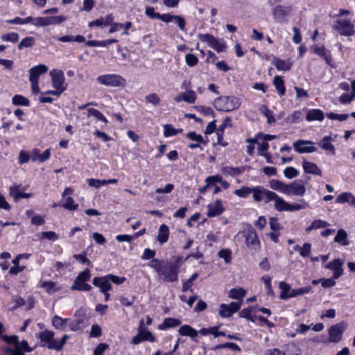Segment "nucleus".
Instances as JSON below:
<instances>
[{
  "label": "nucleus",
  "instance_id": "f257e3e1",
  "mask_svg": "<svg viewBox=\"0 0 355 355\" xmlns=\"http://www.w3.org/2000/svg\"><path fill=\"white\" fill-rule=\"evenodd\" d=\"M185 261L186 259L180 256L172 257L169 262L153 259L150 266L157 272L160 280L175 282L178 279L179 268Z\"/></svg>",
  "mask_w": 355,
  "mask_h": 355
},
{
  "label": "nucleus",
  "instance_id": "f03ea898",
  "mask_svg": "<svg viewBox=\"0 0 355 355\" xmlns=\"http://www.w3.org/2000/svg\"><path fill=\"white\" fill-rule=\"evenodd\" d=\"M240 98L235 96H220L214 101V107L222 112H230L239 107L241 105Z\"/></svg>",
  "mask_w": 355,
  "mask_h": 355
},
{
  "label": "nucleus",
  "instance_id": "7ed1b4c3",
  "mask_svg": "<svg viewBox=\"0 0 355 355\" xmlns=\"http://www.w3.org/2000/svg\"><path fill=\"white\" fill-rule=\"evenodd\" d=\"M3 340L10 344H13V347H6L5 351L11 355H24L22 350L26 352H31L32 349L28 347V343L26 340L18 342V337L13 336H3Z\"/></svg>",
  "mask_w": 355,
  "mask_h": 355
},
{
  "label": "nucleus",
  "instance_id": "20e7f679",
  "mask_svg": "<svg viewBox=\"0 0 355 355\" xmlns=\"http://www.w3.org/2000/svg\"><path fill=\"white\" fill-rule=\"evenodd\" d=\"M96 80L100 85L106 87H124L126 85L125 79L116 73L101 75L97 77Z\"/></svg>",
  "mask_w": 355,
  "mask_h": 355
},
{
  "label": "nucleus",
  "instance_id": "39448f33",
  "mask_svg": "<svg viewBox=\"0 0 355 355\" xmlns=\"http://www.w3.org/2000/svg\"><path fill=\"white\" fill-rule=\"evenodd\" d=\"M347 327L348 324L345 322H340L331 326L329 329V341L335 343H338Z\"/></svg>",
  "mask_w": 355,
  "mask_h": 355
},
{
  "label": "nucleus",
  "instance_id": "423d86ee",
  "mask_svg": "<svg viewBox=\"0 0 355 355\" xmlns=\"http://www.w3.org/2000/svg\"><path fill=\"white\" fill-rule=\"evenodd\" d=\"M315 143L311 140L299 139L293 143V146L296 153L300 154L312 153L317 150Z\"/></svg>",
  "mask_w": 355,
  "mask_h": 355
},
{
  "label": "nucleus",
  "instance_id": "0eeeda50",
  "mask_svg": "<svg viewBox=\"0 0 355 355\" xmlns=\"http://www.w3.org/2000/svg\"><path fill=\"white\" fill-rule=\"evenodd\" d=\"M144 340L155 342V338L150 331H145L144 327V321L141 320L138 328V334L137 336L132 338V343L133 345H138Z\"/></svg>",
  "mask_w": 355,
  "mask_h": 355
},
{
  "label": "nucleus",
  "instance_id": "6e6552de",
  "mask_svg": "<svg viewBox=\"0 0 355 355\" xmlns=\"http://www.w3.org/2000/svg\"><path fill=\"white\" fill-rule=\"evenodd\" d=\"M334 29L344 36H351L355 33L354 25L347 19L337 20L334 25Z\"/></svg>",
  "mask_w": 355,
  "mask_h": 355
},
{
  "label": "nucleus",
  "instance_id": "1a4fd4ad",
  "mask_svg": "<svg viewBox=\"0 0 355 355\" xmlns=\"http://www.w3.org/2000/svg\"><path fill=\"white\" fill-rule=\"evenodd\" d=\"M198 37L202 42H207L210 47L218 53L223 52L226 48L225 43L220 42L210 34H198Z\"/></svg>",
  "mask_w": 355,
  "mask_h": 355
},
{
  "label": "nucleus",
  "instance_id": "9d476101",
  "mask_svg": "<svg viewBox=\"0 0 355 355\" xmlns=\"http://www.w3.org/2000/svg\"><path fill=\"white\" fill-rule=\"evenodd\" d=\"M50 76L53 88L62 93L67 88L64 85V73L60 70L53 69L50 71Z\"/></svg>",
  "mask_w": 355,
  "mask_h": 355
},
{
  "label": "nucleus",
  "instance_id": "9b49d317",
  "mask_svg": "<svg viewBox=\"0 0 355 355\" xmlns=\"http://www.w3.org/2000/svg\"><path fill=\"white\" fill-rule=\"evenodd\" d=\"M244 236L245 245L250 250L257 251L260 249V241L254 229H249Z\"/></svg>",
  "mask_w": 355,
  "mask_h": 355
},
{
  "label": "nucleus",
  "instance_id": "f8f14e48",
  "mask_svg": "<svg viewBox=\"0 0 355 355\" xmlns=\"http://www.w3.org/2000/svg\"><path fill=\"white\" fill-rule=\"evenodd\" d=\"M274 207L279 211H293L302 209V206L300 204L291 205L286 202L282 198L277 196L275 200Z\"/></svg>",
  "mask_w": 355,
  "mask_h": 355
},
{
  "label": "nucleus",
  "instance_id": "ddd939ff",
  "mask_svg": "<svg viewBox=\"0 0 355 355\" xmlns=\"http://www.w3.org/2000/svg\"><path fill=\"white\" fill-rule=\"evenodd\" d=\"M241 306V303L235 302H232L229 304H221L218 314L221 318H230L233 313L237 312Z\"/></svg>",
  "mask_w": 355,
  "mask_h": 355
},
{
  "label": "nucleus",
  "instance_id": "4468645a",
  "mask_svg": "<svg viewBox=\"0 0 355 355\" xmlns=\"http://www.w3.org/2000/svg\"><path fill=\"white\" fill-rule=\"evenodd\" d=\"M54 334L52 331L44 330L40 332L37 334V338L42 341L44 342L45 344L43 346L46 345L49 349H54V348H58V341L53 338Z\"/></svg>",
  "mask_w": 355,
  "mask_h": 355
},
{
  "label": "nucleus",
  "instance_id": "2eb2a0df",
  "mask_svg": "<svg viewBox=\"0 0 355 355\" xmlns=\"http://www.w3.org/2000/svg\"><path fill=\"white\" fill-rule=\"evenodd\" d=\"M288 191L285 193L286 195H294L303 196L306 192V188L302 181L296 180L292 183L287 184Z\"/></svg>",
  "mask_w": 355,
  "mask_h": 355
},
{
  "label": "nucleus",
  "instance_id": "dca6fc26",
  "mask_svg": "<svg viewBox=\"0 0 355 355\" xmlns=\"http://www.w3.org/2000/svg\"><path fill=\"white\" fill-rule=\"evenodd\" d=\"M292 10V7L290 6H284L282 5L276 6L272 10L274 19L278 22H283L286 17Z\"/></svg>",
  "mask_w": 355,
  "mask_h": 355
},
{
  "label": "nucleus",
  "instance_id": "f3484780",
  "mask_svg": "<svg viewBox=\"0 0 355 355\" xmlns=\"http://www.w3.org/2000/svg\"><path fill=\"white\" fill-rule=\"evenodd\" d=\"M92 284L99 288L101 293L110 291L112 289V284L107 275L103 277H96L93 279Z\"/></svg>",
  "mask_w": 355,
  "mask_h": 355
},
{
  "label": "nucleus",
  "instance_id": "a211bd4d",
  "mask_svg": "<svg viewBox=\"0 0 355 355\" xmlns=\"http://www.w3.org/2000/svg\"><path fill=\"white\" fill-rule=\"evenodd\" d=\"M343 262L340 259H336L333 260L332 261L326 264L324 268L327 269L333 270L334 271L333 277L334 279H338L343 273Z\"/></svg>",
  "mask_w": 355,
  "mask_h": 355
},
{
  "label": "nucleus",
  "instance_id": "6ab92c4d",
  "mask_svg": "<svg viewBox=\"0 0 355 355\" xmlns=\"http://www.w3.org/2000/svg\"><path fill=\"white\" fill-rule=\"evenodd\" d=\"M76 315L78 316L79 318L71 322L69 324L70 329L73 331L80 329L85 325V313L83 309H79L76 313Z\"/></svg>",
  "mask_w": 355,
  "mask_h": 355
},
{
  "label": "nucleus",
  "instance_id": "aec40b11",
  "mask_svg": "<svg viewBox=\"0 0 355 355\" xmlns=\"http://www.w3.org/2000/svg\"><path fill=\"white\" fill-rule=\"evenodd\" d=\"M223 210L224 209L222 205L221 201L217 200L214 202V204L208 205V211L207 215L208 217H215L220 215L223 213Z\"/></svg>",
  "mask_w": 355,
  "mask_h": 355
},
{
  "label": "nucleus",
  "instance_id": "412c9836",
  "mask_svg": "<svg viewBox=\"0 0 355 355\" xmlns=\"http://www.w3.org/2000/svg\"><path fill=\"white\" fill-rule=\"evenodd\" d=\"M178 333L183 336H189L194 341H197L196 338L198 335V331L191 327L190 325L184 324L181 326L178 329Z\"/></svg>",
  "mask_w": 355,
  "mask_h": 355
},
{
  "label": "nucleus",
  "instance_id": "4be33fe9",
  "mask_svg": "<svg viewBox=\"0 0 355 355\" xmlns=\"http://www.w3.org/2000/svg\"><path fill=\"white\" fill-rule=\"evenodd\" d=\"M334 139L331 136H325L323 137L320 142L318 146L324 150L330 151L333 155L335 154V146L332 144V141Z\"/></svg>",
  "mask_w": 355,
  "mask_h": 355
},
{
  "label": "nucleus",
  "instance_id": "5701e85b",
  "mask_svg": "<svg viewBox=\"0 0 355 355\" xmlns=\"http://www.w3.org/2000/svg\"><path fill=\"white\" fill-rule=\"evenodd\" d=\"M48 67L44 64H39L32 67L29 70V79H35L39 80V76L48 71Z\"/></svg>",
  "mask_w": 355,
  "mask_h": 355
},
{
  "label": "nucleus",
  "instance_id": "b1692460",
  "mask_svg": "<svg viewBox=\"0 0 355 355\" xmlns=\"http://www.w3.org/2000/svg\"><path fill=\"white\" fill-rule=\"evenodd\" d=\"M302 167L305 173L313 175H320L322 173L321 170L318 168L316 164L306 161L305 159L302 162Z\"/></svg>",
  "mask_w": 355,
  "mask_h": 355
},
{
  "label": "nucleus",
  "instance_id": "393cba45",
  "mask_svg": "<svg viewBox=\"0 0 355 355\" xmlns=\"http://www.w3.org/2000/svg\"><path fill=\"white\" fill-rule=\"evenodd\" d=\"M324 118V112L319 109H313L308 111L306 119L308 121H322Z\"/></svg>",
  "mask_w": 355,
  "mask_h": 355
},
{
  "label": "nucleus",
  "instance_id": "a878e982",
  "mask_svg": "<svg viewBox=\"0 0 355 355\" xmlns=\"http://www.w3.org/2000/svg\"><path fill=\"white\" fill-rule=\"evenodd\" d=\"M169 230L167 225L163 224L159 228L157 239L161 243H166L168 239Z\"/></svg>",
  "mask_w": 355,
  "mask_h": 355
},
{
  "label": "nucleus",
  "instance_id": "bb28decb",
  "mask_svg": "<svg viewBox=\"0 0 355 355\" xmlns=\"http://www.w3.org/2000/svg\"><path fill=\"white\" fill-rule=\"evenodd\" d=\"M355 200V196L349 193V192H345L340 193L336 198V201L337 203L343 204L345 202L349 203L350 205H353Z\"/></svg>",
  "mask_w": 355,
  "mask_h": 355
},
{
  "label": "nucleus",
  "instance_id": "cd10ccee",
  "mask_svg": "<svg viewBox=\"0 0 355 355\" xmlns=\"http://www.w3.org/2000/svg\"><path fill=\"white\" fill-rule=\"evenodd\" d=\"M181 324L180 320L172 318H165L162 324L159 325V329H166L171 327H178Z\"/></svg>",
  "mask_w": 355,
  "mask_h": 355
},
{
  "label": "nucleus",
  "instance_id": "c85d7f7f",
  "mask_svg": "<svg viewBox=\"0 0 355 355\" xmlns=\"http://www.w3.org/2000/svg\"><path fill=\"white\" fill-rule=\"evenodd\" d=\"M334 241L343 246L348 245L349 241L347 240V232L343 229L339 230L334 238Z\"/></svg>",
  "mask_w": 355,
  "mask_h": 355
},
{
  "label": "nucleus",
  "instance_id": "c756f323",
  "mask_svg": "<svg viewBox=\"0 0 355 355\" xmlns=\"http://www.w3.org/2000/svg\"><path fill=\"white\" fill-rule=\"evenodd\" d=\"M71 289L73 291H89L92 289V286L85 283V282L74 280Z\"/></svg>",
  "mask_w": 355,
  "mask_h": 355
},
{
  "label": "nucleus",
  "instance_id": "7c9ffc66",
  "mask_svg": "<svg viewBox=\"0 0 355 355\" xmlns=\"http://www.w3.org/2000/svg\"><path fill=\"white\" fill-rule=\"evenodd\" d=\"M273 84L280 96L285 94L286 88L284 87V81L282 77L278 76H275L273 80Z\"/></svg>",
  "mask_w": 355,
  "mask_h": 355
},
{
  "label": "nucleus",
  "instance_id": "2f4dec72",
  "mask_svg": "<svg viewBox=\"0 0 355 355\" xmlns=\"http://www.w3.org/2000/svg\"><path fill=\"white\" fill-rule=\"evenodd\" d=\"M272 63L278 70L282 71L289 70L292 65L290 62L278 58H274Z\"/></svg>",
  "mask_w": 355,
  "mask_h": 355
},
{
  "label": "nucleus",
  "instance_id": "473e14b6",
  "mask_svg": "<svg viewBox=\"0 0 355 355\" xmlns=\"http://www.w3.org/2000/svg\"><path fill=\"white\" fill-rule=\"evenodd\" d=\"M115 42H117L116 39H110L103 41L89 40L85 42V45L88 46H106Z\"/></svg>",
  "mask_w": 355,
  "mask_h": 355
},
{
  "label": "nucleus",
  "instance_id": "72a5a7b5",
  "mask_svg": "<svg viewBox=\"0 0 355 355\" xmlns=\"http://www.w3.org/2000/svg\"><path fill=\"white\" fill-rule=\"evenodd\" d=\"M279 288L281 290L279 298L282 300H287L291 298L290 293H288L291 286L285 282H280L279 284Z\"/></svg>",
  "mask_w": 355,
  "mask_h": 355
},
{
  "label": "nucleus",
  "instance_id": "f704fd0d",
  "mask_svg": "<svg viewBox=\"0 0 355 355\" xmlns=\"http://www.w3.org/2000/svg\"><path fill=\"white\" fill-rule=\"evenodd\" d=\"M245 295H246V291L242 288H232L230 291L228 296L231 299L242 300V298L243 297H245Z\"/></svg>",
  "mask_w": 355,
  "mask_h": 355
},
{
  "label": "nucleus",
  "instance_id": "c9c22d12",
  "mask_svg": "<svg viewBox=\"0 0 355 355\" xmlns=\"http://www.w3.org/2000/svg\"><path fill=\"white\" fill-rule=\"evenodd\" d=\"M51 155L50 149H46L43 153L40 154L39 150H34V156L32 158V160L33 162L38 160L40 162H44L46 160H47Z\"/></svg>",
  "mask_w": 355,
  "mask_h": 355
},
{
  "label": "nucleus",
  "instance_id": "e433bc0d",
  "mask_svg": "<svg viewBox=\"0 0 355 355\" xmlns=\"http://www.w3.org/2000/svg\"><path fill=\"white\" fill-rule=\"evenodd\" d=\"M270 187L275 190L280 191L285 194L288 191L287 184L277 180H272L270 182Z\"/></svg>",
  "mask_w": 355,
  "mask_h": 355
},
{
  "label": "nucleus",
  "instance_id": "4c0bfd02",
  "mask_svg": "<svg viewBox=\"0 0 355 355\" xmlns=\"http://www.w3.org/2000/svg\"><path fill=\"white\" fill-rule=\"evenodd\" d=\"M87 112H88V114H87L88 116H93L96 119L100 120L102 122H103L104 125L102 126L103 128L105 127L106 125V124L107 123L108 121H107V119L98 110L94 109V108H89L87 110Z\"/></svg>",
  "mask_w": 355,
  "mask_h": 355
},
{
  "label": "nucleus",
  "instance_id": "58836bf2",
  "mask_svg": "<svg viewBox=\"0 0 355 355\" xmlns=\"http://www.w3.org/2000/svg\"><path fill=\"white\" fill-rule=\"evenodd\" d=\"M12 103L15 105L29 106L30 101L21 95H15L12 98Z\"/></svg>",
  "mask_w": 355,
  "mask_h": 355
},
{
  "label": "nucleus",
  "instance_id": "ea45409f",
  "mask_svg": "<svg viewBox=\"0 0 355 355\" xmlns=\"http://www.w3.org/2000/svg\"><path fill=\"white\" fill-rule=\"evenodd\" d=\"M40 287L44 288L49 294L54 293L60 289V288L56 287L55 283L53 282H43L40 285Z\"/></svg>",
  "mask_w": 355,
  "mask_h": 355
},
{
  "label": "nucleus",
  "instance_id": "a19ab883",
  "mask_svg": "<svg viewBox=\"0 0 355 355\" xmlns=\"http://www.w3.org/2000/svg\"><path fill=\"white\" fill-rule=\"evenodd\" d=\"M244 171L243 167H231V166H225L223 168V171L226 175H230L232 176L237 175L243 173Z\"/></svg>",
  "mask_w": 355,
  "mask_h": 355
},
{
  "label": "nucleus",
  "instance_id": "79ce46f5",
  "mask_svg": "<svg viewBox=\"0 0 355 355\" xmlns=\"http://www.w3.org/2000/svg\"><path fill=\"white\" fill-rule=\"evenodd\" d=\"M183 101L187 103H193L196 100V92L191 89L182 92Z\"/></svg>",
  "mask_w": 355,
  "mask_h": 355
},
{
  "label": "nucleus",
  "instance_id": "37998d69",
  "mask_svg": "<svg viewBox=\"0 0 355 355\" xmlns=\"http://www.w3.org/2000/svg\"><path fill=\"white\" fill-rule=\"evenodd\" d=\"M145 101L147 103L152 104L154 106L159 105L161 102L159 96L155 93H152L146 96Z\"/></svg>",
  "mask_w": 355,
  "mask_h": 355
},
{
  "label": "nucleus",
  "instance_id": "c03bdc74",
  "mask_svg": "<svg viewBox=\"0 0 355 355\" xmlns=\"http://www.w3.org/2000/svg\"><path fill=\"white\" fill-rule=\"evenodd\" d=\"M263 191H265V189L261 187L252 188L253 199L256 202L263 200Z\"/></svg>",
  "mask_w": 355,
  "mask_h": 355
},
{
  "label": "nucleus",
  "instance_id": "a18cd8bd",
  "mask_svg": "<svg viewBox=\"0 0 355 355\" xmlns=\"http://www.w3.org/2000/svg\"><path fill=\"white\" fill-rule=\"evenodd\" d=\"M311 286H310L300 288L293 289L290 293V296H291V297H294L297 295H302L305 293H309L311 291Z\"/></svg>",
  "mask_w": 355,
  "mask_h": 355
},
{
  "label": "nucleus",
  "instance_id": "49530a36",
  "mask_svg": "<svg viewBox=\"0 0 355 355\" xmlns=\"http://www.w3.org/2000/svg\"><path fill=\"white\" fill-rule=\"evenodd\" d=\"M67 319H62L58 315L53 316L52 324L56 329H61L67 324Z\"/></svg>",
  "mask_w": 355,
  "mask_h": 355
},
{
  "label": "nucleus",
  "instance_id": "de8ad7c7",
  "mask_svg": "<svg viewBox=\"0 0 355 355\" xmlns=\"http://www.w3.org/2000/svg\"><path fill=\"white\" fill-rule=\"evenodd\" d=\"M35 43V39L33 37H26L24 38L18 44V49H22L23 48L31 47Z\"/></svg>",
  "mask_w": 355,
  "mask_h": 355
},
{
  "label": "nucleus",
  "instance_id": "09e8293b",
  "mask_svg": "<svg viewBox=\"0 0 355 355\" xmlns=\"http://www.w3.org/2000/svg\"><path fill=\"white\" fill-rule=\"evenodd\" d=\"M218 255L220 258L224 259L225 262L228 263L232 260V252L229 249H222L220 250Z\"/></svg>",
  "mask_w": 355,
  "mask_h": 355
},
{
  "label": "nucleus",
  "instance_id": "8fccbe9b",
  "mask_svg": "<svg viewBox=\"0 0 355 355\" xmlns=\"http://www.w3.org/2000/svg\"><path fill=\"white\" fill-rule=\"evenodd\" d=\"M198 275V273H194L192 275L189 279H187L185 282H184L182 285V291L186 292L189 290H190L191 292L193 291L191 289H190L193 285V281L196 279Z\"/></svg>",
  "mask_w": 355,
  "mask_h": 355
},
{
  "label": "nucleus",
  "instance_id": "3c124183",
  "mask_svg": "<svg viewBox=\"0 0 355 355\" xmlns=\"http://www.w3.org/2000/svg\"><path fill=\"white\" fill-rule=\"evenodd\" d=\"M63 207L70 211L76 210L78 207V205L75 203L71 197H67L66 198L65 203L63 205Z\"/></svg>",
  "mask_w": 355,
  "mask_h": 355
},
{
  "label": "nucleus",
  "instance_id": "603ef678",
  "mask_svg": "<svg viewBox=\"0 0 355 355\" xmlns=\"http://www.w3.org/2000/svg\"><path fill=\"white\" fill-rule=\"evenodd\" d=\"M64 20L65 17L62 16L46 17V26L60 24Z\"/></svg>",
  "mask_w": 355,
  "mask_h": 355
},
{
  "label": "nucleus",
  "instance_id": "864d4df0",
  "mask_svg": "<svg viewBox=\"0 0 355 355\" xmlns=\"http://www.w3.org/2000/svg\"><path fill=\"white\" fill-rule=\"evenodd\" d=\"M252 311H253V309L252 307L244 309L239 312V315L241 318H246V319L252 321V322H254V319L252 316Z\"/></svg>",
  "mask_w": 355,
  "mask_h": 355
},
{
  "label": "nucleus",
  "instance_id": "5fc2aeb1",
  "mask_svg": "<svg viewBox=\"0 0 355 355\" xmlns=\"http://www.w3.org/2000/svg\"><path fill=\"white\" fill-rule=\"evenodd\" d=\"M1 40L4 42H15L19 40V35L17 33H9L5 35H2L1 37Z\"/></svg>",
  "mask_w": 355,
  "mask_h": 355
},
{
  "label": "nucleus",
  "instance_id": "6e6d98bb",
  "mask_svg": "<svg viewBox=\"0 0 355 355\" xmlns=\"http://www.w3.org/2000/svg\"><path fill=\"white\" fill-rule=\"evenodd\" d=\"M299 173V171L293 167L288 166L284 171V175L288 179L295 178Z\"/></svg>",
  "mask_w": 355,
  "mask_h": 355
},
{
  "label": "nucleus",
  "instance_id": "4d7b16f0",
  "mask_svg": "<svg viewBox=\"0 0 355 355\" xmlns=\"http://www.w3.org/2000/svg\"><path fill=\"white\" fill-rule=\"evenodd\" d=\"M164 136L168 137L170 136L176 135L181 130H177L172 127V125L169 124H166L164 125Z\"/></svg>",
  "mask_w": 355,
  "mask_h": 355
},
{
  "label": "nucleus",
  "instance_id": "13d9d810",
  "mask_svg": "<svg viewBox=\"0 0 355 355\" xmlns=\"http://www.w3.org/2000/svg\"><path fill=\"white\" fill-rule=\"evenodd\" d=\"M88 185L91 187L98 189L101 186L105 185V180H98L94 178H89L87 180Z\"/></svg>",
  "mask_w": 355,
  "mask_h": 355
},
{
  "label": "nucleus",
  "instance_id": "bf43d9fd",
  "mask_svg": "<svg viewBox=\"0 0 355 355\" xmlns=\"http://www.w3.org/2000/svg\"><path fill=\"white\" fill-rule=\"evenodd\" d=\"M261 111L264 116L267 118V121L269 124L273 123L276 121V119L272 115V112L269 110L266 106L263 105L261 107Z\"/></svg>",
  "mask_w": 355,
  "mask_h": 355
},
{
  "label": "nucleus",
  "instance_id": "052dcab7",
  "mask_svg": "<svg viewBox=\"0 0 355 355\" xmlns=\"http://www.w3.org/2000/svg\"><path fill=\"white\" fill-rule=\"evenodd\" d=\"M327 117L331 120H338L340 121H345L348 119L349 115L346 114H338L334 112H329L327 114Z\"/></svg>",
  "mask_w": 355,
  "mask_h": 355
},
{
  "label": "nucleus",
  "instance_id": "680f3d73",
  "mask_svg": "<svg viewBox=\"0 0 355 355\" xmlns=\"http://www.w3.org/2000/svg\"><path fill=\"white\" fill-rule=\"evenodd\" d=\"M252 192V188H249L247 187H243L239 189H236L234 191V193L237 195L239 197L241 198H245L247 197L250 193Z\"/></svg>",
  "mask_w": 355,
  "mask_h": 355
},
{
  "label": "nucleus",
  "instance_id": "e2e57ef3",
  "mask_svg": "<svg viewBox=\"0 0 355 355\" xmlns=\"http://www.w3.org/2000/svg\"><path fill=\"white\" fill-rule=\"evenodd\" d=\"M185 62L189 67H194L198 62V58L193 54L188 53L185 55Z\"/></svg>",
  "mask_w": 355,
  "mask_h": 355
},
{
  "label": "nucleus",
  "instance_id": "0e129e2a",
  "mask_svg": "<svg viewBox=\"0 0 355 355\" xmlns=\"http://www.w3.org/2000/svg\"><path fill=\"white\" fill-rule=\"evenodd\" d=\"M311 251V245L309 243H305L303 246L300 248V254L303 257H309Z\"/></svg>",
  "mask_w": 355,
  "mask_h": 355
},
{
  "label": "nucleus",
  "instance_id": "69168bd1",
  "mask_svg": "<svg viewBox=\"0 0 355 355\" xmlns=\"http://www.w3.org/2000/svg\"><path fill=\"white\" fill-rule=\"evenodd\" d=\"M90 277V270L87 268L85 270L80 272L75 280L87 282L89 279Z\"/></svg>",
  "mask_w": 355,
  "mask_h": 355
},
{
  "label": "nucleus",
  "instance_id": "338daca9",
  "mask_svg": "<svg viewBox=\"0 0 355 355\" xmlns=\"http://www.w3.org/2000/svg\"><path fill=\"white\" fill-rule=\"evenodd\" d=\"M277 195L271 191L267 190L265 189V191H263V200H265V202H268L270 201L275 200Z\"/></svg>",
  "mask_w": 355,
  "mask_h": 355
},
{
  "label": "nucleus",
  "instance_id": "774afa93",
  "mask_svg": "<svg viewBox=\"0 0 355 355\" xmlns=\"http://www.w3.org/2000/svg\"><path fill=\"white\" fill-rule=\"evenodd\" d=\"M108 347L105 343H100L94 349L93 355H103Z\"/></svg>",
  "mask_w": 355,
  "mask_h": 355
}]
</instances>
